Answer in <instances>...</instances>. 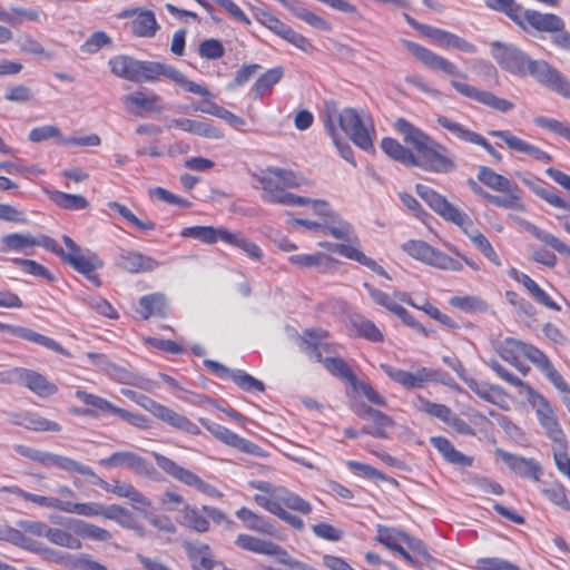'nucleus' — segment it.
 I'll return each mask as SVG.
<instances>
[{
    "label": "nucleus",
    "mask_w": 570,
    "mask_h": 570,
    "mask_svg": "<svg viewBox=\"0 0 570 570\" xmlns=\"http://www.w3.org/2000/svg\"><path fill=\"white\" fill-rule=\"evenodd\" d=\"M490 53L498 66L517 77H532L537 82L570 99V80L542 59H532L517 45L503 41L490 43Z\"/></svg>",
    "instance_id": "1"
},
{
    "label": "nucleus",
    "mask_w": 570,
    "mask_h": 570,
    "mask_svg": "<svg viewBox=\"0 0 570 570\" xmlns=\"http://www.w3.org/2000/svg\"><path fill=\"white\" fill-rule=\"evenodd\" d=\"M394 126L403 136L404 141L412 145L417 151L415 166L436 174H449L455 170V161L445 146L404 118H399Z\"/></svg>",
    "instance_id": "2"
},
{
    "label": "nucleus",
    "mask_w": 570,
    "mask_h": 570,
    "mask_svg": "<svg viewBox=\"0 0 570 570\" xmlns=\"http://www.w3.org/2000/svg\"><path fill=\"white\" fill-rule=\"evenodd\" d=\"M304 353L315 362L323 363L324 367L334 376L341 377L352 384L356 376L347 363L333 356L323 357V353L333 354V345L328 342V333L321 328L305 330L301 336Z\"/></svg>",
    "instance_id": "3"
},
{
    "label": "nucleus",
    "mask_w": 570,
    "mask_h": 570,
    "mask_svg": "<svg viewBox=\"0 0 570 570\" xmlns=\"http://www.w3.org/2000/svg\"><path fill=\"white\" fill-rule=\"evenodd\" d=\"M325 118H332L335 128L338 127L355 146L367 153L373 150L375 130L370 117L361 115L354 108H345L341 111L333 110Z\"/></svg>",
    "instance_id": "4"
},
{
    "label": "nucleus",
    "mask_w": 570,
    "mask_h": 570,
    "mask_svg": "<svg viewBox=\"0 0 570 570\" xmlns=\"http://www.w3.org/2000/svg\"><path fill=\"white\" fill-rule=\"evenodd\" d=\"M13 450L19 455L30 461L37 462L46 468H57L66 472H76L81 475L91 476L94 479L92 483L96 485H100L102 481V479L99 478L90 466L77 462L71 458L41 451L22 444H16Z\"/></svg>",
    "instance_id": "5"
},
{
    "label": "nucleus",
    "mask_w": 570,
    "mask_h": 570,
    "mask_svg": "<svg viewBox=\"0 0 570 570\" xmlns=\"http://www.w3.org/2000/svg\"><path fill=\"white\" fill-rule=\"evenodd\" d=\"M159 76H164L173 80L175 83L184 87L188 92L203 97L209 95V91L205 87L187 79L179 70L169 65L155 61H138V75L136 82L155 81Z\"/></svg>",
    "instance_id": "6"
},
{
    "label": "nucleus",
    "mask_w": 570,
    "mask_h": 570,
    "mask_svg": "<svg viewBox=\"0 0 570 570\" xmlns=\"http://www.w3.org/2000/svg\"><path fill=\"white\" fill-rule=\"evenodd\" d=\"M402 249L412 258L424 264L443 271H462V264L446 255L445 253L432 247L423 240H407L402 244Z\"/></svg>",
    "instance_id": "7"
},
{
    "label": "nucleus",
    "mask_w": 570,
    "mask_h": 570,
    "mask_svg": "<svg viewBox=\"0 0 570 570\" xmlns=\"http://www.w3.org/2000/svg\"><path fill=\"white\" fill-rule=\"evenodd\" d=\"M136 403L141 407L150 412L156 419L166 423L167 425L176 429L178 431L191 434L199 435L200 429L191 422L188 417L179 414L173 409L156 402L155 400L146 396L139 395L136 400Z\"/></svg>",
    "instance_id": "8"
},
{
    "label": "nucleus",
    "mask_w": 570,
    "mask_h": 570,
    "mask_svg": "<svg viewBox=\"0 0 570 570\" xmlns=\"http://www.w3.org/2000/svg\"><path fill=\"white\" fill-rule=\"evenodd\" d=\"M153 456L155 458L157 465L177 481L184 483L187 487L194 488L195 490L204 494L210 497L217 494V489L215 487L204 481L193 471L178 465L171 459L160 453L154 452Z\"/></svg>",
    "instance_id": "9"
},
{
    "label": "nucleus",
    "mask_w": 570,
    "mask_h": 570,
    "mask_svg": "<svg viewBox=\"0 0 570 570\" xmlns=\"http://www.w3.org/2000/svg\"><path fill=\"white\" fill-rule=\"evenodd\" d=\"M262 187V199L284 206H292L293 204H304L302 196L294 195L286 191L278 177L274 175V167L269 166L264 169L257 177Z\"/></svg>",
    "instance_id": "10"
},
{
    "label": "nucleus",
    "mask_w": 570,
    "mask_h": 570,
    "mask_svg": "<svg viewBox=\"0 0 570 570\" xmlns=\"http://www.w3.org/2000/svg\"><path fill=\"white\" fill-rule=\"evenodd\" d=\"M124 109L135 117L160 114L164 110L160 96L146 88L124 95L120 98Z\"/></svg>",
    "instance_id": "11"
},
{
    "label": "nucleus",
    "mask_w": 570,
    "mask_h": 570,
    "mask_svg": "<svg viewBox=\"0 0 570 570\" xmlns=\"http://www.w3.org/2000/svg\"><path fill=\"white\" fill-rule=\"evenodd\" d=\"M384 373L406 390L422 389L429 382H436L440 379V372L430 367H417L413 372L396 368L389 364H381Z\"/></svg>",
    "instance_id": "12"
},
{
    "label": "nucleus",
    "mask_w": 570,
    "mask_h": 570,
    "mask_svg": "<svg viewBox=\"0 0 570 570\" xmlns=\"http://www.w3.org/2000/svg\"><path fill=\"white\" fill-rule=\"evenodd\" d=\"M405 48L426 68L443 73L453 78H466L459 67L452 61L442 56L436 55L432 50L410 40L403 41Z\"/></svg>",
    "instance_id": "13"
},
{
    "label": "nucleus",
    "mask_w": 570,
    "mask_h": 570,
    "mask_svg": "<svg viewBox=\"0 0 570 570\" xmlns=\"http://www.w3.org/2000/svg\"><path fill=\"white\" fill-rule=\"evenodd\" d=\"M519 18L512 20L523 31L532 28L539 32L552 33L554 30H560L564 27V21L557 14L542 13L532 9H524L522 6L520 12L517 13Z\"/></svg>",
    "instance_id": "14"
},
{
    "label": "nucleus",
    "mask_w": 570,
    "mask_h": 570,
    "mask_svg": "<svg viewBox=\"0 0 570 570\" xmlns=\"http://www.w3.org/2000/svg\"><path fill=\"white\" fill-rule=\"evenodd\" d=\"M199 422L208 432H210L217 440L225 443L226 445L235 448L247 454L264 456V451L262 448L250 442L249 440L239 436L229 429L208 419H200Z\"/></svg>",
    "instance_id": "15"
},
{
    "label": "nucleus",
    "mask_w": 570,
    "mask_h": 570,
    "mask_svg": "<svg viewBox=\"0 0 570 570\" xmlns=\"http://www.w3.org/2000/svg\"><path fill=\"white\" fill-rule=\"evenodd\" d=\"M199 422L208 432H210L217 440L225 443L226 445L235 448L247 454L264 456V451L262 448L250 442L249 440L239 436L229 429L208 419H200Z\"/></svg>",
    "instance_id": "16"
},
{
    "label": "nucleus",
    "mask_w": 570,
    "mask_h": 570,
    "mask_svg": "<svg viewBox=\"0 0 570 570\" xmlns=\"http://www.w3.org/2000/svg\"><path fill=\"white\" fill-rule=\"evenodd\" d=\"M450 85L462 96L473 99L489 108L500 112H509L514 108V104L500 98L491 91L480 90L479 88L468 85L455 79L450 80Z\"/></svg>",
    "instance_id": "17"
},
{
    "label": "nucleus",
    "mask_w": 570,
    "mask_h": 570,
    "mask_svg": "<svg viewBox=\"0 0 570 570\" xmlns=\"http://www.w3.org/2000/svg\"><path fill=\"white\" fill-rule=\"evenodd\" d=\"M63 262L68 263L75 271L82 274L96 287L101 286V281L96 271L102 267V261L89 249L80 248L75 254H66Z\"/></svg>",
    "instance_id": "18"
},
{
    "label": "nucleus",
    "mask_w": 570,
    "mask_h": 570,
    "mask_svg": "<svg viewBox=\"0 0 570 570\" xmlns=\"http://www.w3.org/2000/svg\"><path fill=\"white\" fill-rule=\"evenodd\" d=\"M535 414L541 428L544 430L546 436L552 444H561L562 441L567 440L552 406L548 400L540 394L537 395Z\"/></svg>",
    "instance_id": "19"
},
{
    "label": "nucleus",
    "mask_w": 570,
    "mask_h": 570,
    "mask_svg": "<svg viewBox=\"0 0 570 570\" xmlns=\"http://www.w3.org/2000/svg\"><path fill=\"white\" fill-rule=\"evenodd\" d=\"M134 17L130 22V31L134 36L140 38H151L159 29L156 16L153 11L142 8H131L121 11L119 19Z\"/></svg>",
    "instance_id": "20"
},
{
    "label": "nucleus",
    "mask_w": 570,
    "mask_h": 570,
    "mask_svg": "<svg viewBox=\"0 0 570 570\" xmlns=\"http://www.w3.org/2000/svg\"><path fill=\"white\" fill-rule=\"evenodd\" d=\"M249 487L258 491L253 497L254 502L269 513L276 515L282 507L284 487L274 485L267 481H250Z\"/></svg>",
    "instance_id": "21"
},
{
    "label": "nucleus",
    "mask_w": 570,
    "mask_h": 570,
    "mask_svg": "<svg viewBox=\"0 0 570 570\" xmlns=\"http://www.w3.org/2000/svg\"><path fill=\"white\" fill-rule=\"evenodd\" d=\"M99 463L110 468L126 466L139 475H151L155 472L154 466L146 459L129 451L115 452L101 459Z\"/></svg>",
    "instance_id": "22"
},
{
    "label": "nucleus",
    "mask_w": 570,
    "mask_h": 570,
    "mask_svg": "<svg viewBox=\"0 0 570 570\" xmlns=\"http://www.w3.org/2000/svg\"><path fill=\"white\" fill-rule=\"evenodd\" d=\"M489 135L501 139L510 149L525 154L535 160L551 163L552 156L539 147L525 141L509 130H490Z\"/></svg>",
    "instance_id": "23"
},
{
    "label": "nucleus",
    "mask_w": 570,
    "mask_h": 570,
    "mask_svg": "<svg viewBox=\"0 0 570 570\" xmlns=\"http://www.w3.org/2000/svg\"><path fill=\"white\" fill-rule=\"evenodd\" d=\"M376 540L389 549L399 553L407 564L412 567L416 566V561L401 546L402 543L412 546V538L409 534L393 528H385L380 525L377 528Z\"/></svg>",
    "instance_id": "24"
},
{
    "label": "nucleus",
    "mask_w": 570,
    "mask_h": 570,
    "mask_svg": "<svg viewBox=\"0 0 570 570\" xmlns=\"http://www.w3.org/2000/svg\"><path fill=\"white\" fill-rule=\"evenodd\" d=\"M0 332H6L10 335L41 345L56 353L68 355L67 351L58 342L48 336L39 334L31 328L0 322Z\"/></svg>",
    "instance_id": "25"
},
{
    "label": "nucleus",
    "mask_w": 570,
    "mask_h": 570,
    "mask_svg": "<svg viewBox=\"0 0 570 570\" xmlns=\"http://www.w3.org/2000/svg\"><path fill=\"white\" fill-rule=\"evenodd\" d=\"M416 194L445 220L450 218L459 217V208L452 205L448 199L432 189L431 187L422 184H417L415 187Z\"/></svg>",
    "instance_id": "26"
},
{
    "label": "nucleus",
    "mask_w": 570,
    "mask_h": 570,
    "mask_svg": "<svg viewBox=\"0 0 570 570\" xmlns=\"http://www.w3.org/2000/svg\"><path fill=\"white\" fill-rule=\"evenodd\" d=\"M116 264L121 269L132 274L151 272L159 266V263L150 256L125 249L119 253Z\"/></svg>",
    "instance_id": "27"
},
{
    "label": "nucleus",
    "mask_w": 570,
    "mask_h": 570,
    "mask_svg": "<svg viewBox=\"0 0 570 570\" xmlns=\"http://www.w3.org/2000/svg\"><path fill=\"white\" fill-rule=\"evenodd\" d=\"M276 1L288 9L297 19L304 21L308 26L324 32L332 31V24L327 20L307 9L299 0Z\"/></svg>",
    "instance_id": "28"
},
{
    "label": "nucleus",
    "mask_w": 570,
    "mask_h": 570,
    "mask_svg": "<svg viewBox=\"0 0 570 570\" xmlns=\"http://www.w3.org/2000/svg\"><path fill=\"white\" fill-rule=\"evenodd\" d=\"M168 128H178L183 131L198 135L209 139H222L224 134L208 121L177 118L170 120Z\"/></svg>",
    "instance_id": "29"
},
{
    "label": "nucleus",
    "mask_w": 570,
    "mask_h": 570,
    "mask_svg": "<svg viewBox=\"0 0 570 570\" xmlns=\"http://www.w3.org/2000/svg\"><path fill=\"white\" fill-rule=\"evenodd\" d=\"M19 385L28 387L40 397H48L57 393L58 387L49 382L42 374L21 367Z\"/></svg>",
    "instance_id": "30"
},
{
    "label": "nucleus",
    "mask_w": 570,
    "mask_h": 570,
    "mask_svg": "<svg viewBox=\"0 0 570 570\" xmlns=\"http://www.w3.org/2000/svg\"><path fill=\"white\" fill-rule=\"evenodd\" d=\"M508 275L513 281L522 284L538 303L553 311L561 309V307L552 301L551 297L529 275L513 267L509 269Z\"/></svg>",
    "instance_id": "31"
},
{
    "label": "nucleus",
    "mask_w": 570,
    "mask_h": 570,
    "mask_svg": "<svg viewBox=\"0 0 570 570\" xmlns=\"http://www.w3.org/2000/svg\"><path fill=\"white\" fill-rule=\"evenodd\" d=\"M66 525L76 535L82 539L96 542H107L112 539V533L110 531L81 519H67Z\"/></svg>",
    "instance_id": "32"
},
{
    "label": "nucleus",
    "mask_w": 570,
    "mask_h": 570,
    "mask_svg": "<svg viewBox=\"0 0 570 570\" xmlns=\"http://www.w3.org/2000/svg\"><path fill=\"white\" fill-rule=\"evenodd\" d=\"M499 454L504 463L520 476L534 481L539 480L541 468L535 460L517 456L503 451H499Z\"/></svg>",
    "instance_id": "33"
},
{
    "label": "nucleus",
    "mask_w": 570,
    "mask_h": 570,
    "mask_svg": "<svg viewBox=\"0 0 570 570\" xmlns=\"http://www.w3.org/2000/svg\"><path fill=\"white\" fill-rule=\"evenodd\" d=\"M75 395L79 401L89 406L88 409H85V412H82L86 416L98 417L102 414L115 415L118 410V406L99 395L91 394L82 390H77Z\"/></svg>",
    "instance_id": "34"
},
{
    "label": "nucleus",
    "mask_w": 570,
    "mask_h": 570,
    "mask_svg": "<svg viewBox=\"0 0 570 570\" xmlns=\"http://www.w3.org/2000/svg\"><path fill=\"white\" fill-rule=\"evenodd\" d=\"M323 233L340 240L353 242L356 239L353 226L336 212L324 220Z\"/></svg>",
    "instance_id": "35"
},
{
    "label": "nucleus",
    "mask_w": 570,
    "mask_h": 570,
    "mask_svg": "<svg viewBox=\"0 0 570 570\" xmlns=\"http://www.w3.org/2000/svg\"><path fill=\"white\" fill-rule=\"evenodd\" d=\"M519 224L538 240L551 247L560 255L570 257V246H568L564 242H562L553 234L539 228L538 226L528 220L520 219Z\"/></svg>",
    "instance_id": "36"
},
{
    "label": "nucleus",
    "mask_w": 570,
    "mask_h": 570,
    "mask_svg": "<svg viewBox=\"0 0 570 570\" xmlns=\"http://www.w3.org/2000/svg\"><path fill=\"white\" fill-rule=\"evenodd\" d=\"M236 517L244 522L247 529L266 535H275V527L263 515L243 507L236 511Z\"/></svg>",
    "instance_id": "37"
},
{
    "label": "nucleus",
    "mask_w": 570,
    "mask_h": 570,
    "mask_svg": "<svg viewBox=\"0 0 570 570\" xmlns=\"http://www.w3.org/2000/svg\"><path fill=\"white\" fill-rule=\"evenodd\" d=\"M381 148L392 159L405 166H414L417 164V157L394 138H383L381 141Z\"/></svg>",
    "instance_id": "38"
},
{
    "label": "nucleus",
    "mask_w": 570,
    "mask_h": 570,
    "mask_svg": "<svg viewBox=\"0 0 570 570\" xmlns=\"http://www.w3.org/2000/svg\"><path fill=\"white\" fill-rule=\"evenodd\" d=\"M500 193L502 195H493L491 204L504 209L524 210L522 190L515 183H512L508 189H502Z\"/></svg>",
    "instance_id": "39"
},
{
    "label": "nucleus",
    "mask_w": 570,
    "mask_h": 570,
    "mask_svg": "<svg viewBox=\"0 0 570 570\" xmlns=\"http://www.w3.org/2000/svg\"><path fill=\"white\" fill-rule=\"evenodd\" d=\"M138 61L129 56L120 55L111 58L108 63L115 76L136 82Z\"/></svg>",
    "instance_id": "40"
},
{
    "label": "nucleus",
    "mask_w": 570,
    "mask_h": 570,
    "mask_svg": "<svg viewBox=\"0 0 570 570\" xmlns=\"http://www.w3.org/2000/svg\"><path fill=\"white\" fill-rule=\"evenodd\" d=\"M350 324L358 336L370 342L380 343L384 341V335L379 330V327L371 320L364 317L363 315H352L350 317Z\"/></svg>",
    "instance_id": "41"
},
{
    "label": "nucleus",
    "mask_w": 570,
    "mask_h": 570,
    "mask_svg": "<svg viewBox=\"0 0 570 570\" xmlns=\"http://www.w3.org/2000/svg\"><path fill=\"white\" fill-rule=\"evenodd\" d=\"M46 194L52 203L67 210H82L89 206V202L81 195L68 194L56 189H47Z\"/></svg>",
    "instance_id": "42"
},
{
    "label": "nucleus",
    "mask_w": 570,
    "mask_h": 570,
    "mask_svg": "<svg viewBox=\"0 0 570 570\" xmlns=\"http://www.w3.org/2000/svg\"><path fill=\"white\" fill-rule=\"evenodd\" d=\"M2 250L19 252L26 255H32V248L36 246L35 237L30 234H8L1 238Z\"/></svg>",
    "instance_id": "43"
},
{
    "label": "nucleus",
    "mask_w": 570,
    "mask_h": 570,
    "mask_svg": "<svg viewBox=\"0 0 570 570\" xmlns=\"http://www.w3.org/2000/svg\"><path fill=\"white\" fill-rule=\"evenodd\" d=\"M223 235V242L239 248L249 258L259 261L263 257L261 247L249 238L244 237L240 233H233L227 229Z\"/></svg>",
    "instance_id": "44"
},
{
    "label": "nucleus",
    "mask_w": 570,
    "mask_h": 570,
    "mask_svg": "<svg viewBox=\"0 0 570 570\" xmlns=\"http://www.w3.org/2000/svg\"><path fill=\"white\" fill-rule=\"evenodd\" d=\"M227 229L225 228H215L212 226H191V227H185L180 235L183 237H190L198 239L206 244H213L217 242L218 239L223 240V234Z\"/></svg>",
    "instance_id": "45"
},
{
    "label": "nucleus",
    "mask_w": 570,
    "mask_h": 570,
    "mask_svg": "<svg viewBox=\"0 0 570 570\" xmlns=\"http://www.w3.org/2000/svg\"><path fill=\"white\" fill-rule=\"evenodd\" d=\"M372 424H366L362 428L361 433L368 434L379 439H387V429L395 425L393 419L385 413L377 411L371 419Z\"/></svg>",
    "instance_id": "46"
},
{
    "label": "nucleus",
    "mask_w": 570,
    "mask_h": 570,
    "mask_svg": "<svg viewBox=\"0 0 570 570\" xmlns=\"http://www.w3.org/2000/svg\"><path fill=\"white\" fill-rule=\"evenodd\" d=\"M283 68L275 67L264 72L254 83L253 94L254 98H262L264 95L271 91V89L281 81L283 78Z\"/></svg>",
    "instance_id": "47"
},
{
    "label": "nucleus",
    "mask_w": 570,
    "mask_h": 570,
    "mask_svg": "<svg viewBox=\"0 0 570 570\" xmlns=\"http://www.w3.org/2000/svg\"><path fill=\"white\" fill-rule=\"evenodd\" d=\"M289 263L301 267L330 268L333 266V258L328 255L317 252L314 254H298L288 257Z\"/></svg>",
    "instance_id": "48"
},
{
    "label": "nucleus",
    "mask_w": 570,
    "mask_h": 570,
    "mask_svg": "<svg viewBox=\"0 0 570 570\" xmlns=\"http://www.w3.org/2000/svg\"><path fill=\"white\" fill-rule=\"evenodd\" d=\"M140 314L147 320L150 316H164L166 314L165 296L158 293L142 296L139 301Z\"/></svg>",
    "instance_id": "49"
},
{
    "label": "nucleus",
    "mask_w": 570,
    "mask_h": 570,
    "mask_svg": "<svg viewBox=\"0 0 570 570\" xmlns=\"http://www.w3.org/2000/svg\"><path fill=\"white\" fill-rule=\"evenodd\" d=\"M47 540L56 546L67 548L70 550H79L82 547V542L71 530H65L60 528H51L48 531Z\"/></svg>",
    "instance_id": "50"
},
{
    "label": "nucleus",
    "mask_w": 570,
    "mask_h": 570,
    "mask_svg": "<svg viewBox=\"0 0 570 570\" xmlns=\"http://www.w3.org/2000/svg\"><path fill=\"white\" fill-rule=\"evenodd\" d=\"M450 305L468 314L485 313L489 308L488 303L479 296H453L450 298Z\"/></svg>",
    "instance_id": "51"
},
{
    "label": "nucleus",
    "mask_w": 570,
    "mask_h": 570,
    "mask_svg": "<svg viewBox=\"0 0 570 570\" xmlns=\"http://www.w3.org/2000/svg\"><path fill=\"white\" fill-rule=\"evenodd\" d=\"M436 122L442 128L446 129L452 135H454L456 138L464 140L466 142L475 144L478 138L480 137L478 132L468 129L462 124L454 121L446 116H439L436 118Z\"/></svg>",
    "instance_id": "52"
},
{
    "label": "nucleus",
    "mask_w": 570,
    "mask_h": 570,
    "mask_svg": "<svg viewBox=\"0 0 570 570\" xmlns=\"http://www.w3.org/2000/svg\"><path fill=\"white\" fill-rule=\"evenodd\" d=\"M179 522L197 532H206L209 522L197 509L185 505L179 514Z\"/></svg>",
    "instance_id": "53"
},
{
    "label": "nucleus",
    "mask_w": 570,
    "mask_h": 570,
    "mask_svg": "<svg viewBox=\"0 0 570 570\" xmlns=\"http://www.w3.org/2000/svg\"><path fill=\"white\" fill-rule=\"evenodd\" d=\"M324 126L326 128L327 134L331 136L333 144L337 148L341 157L344 158L346 161L351 163L353 166H356L353 150L350 144L338 134L337 129L335 128V125L333 124L332 118H325Z\"/></svg>",
    "instance_id": "54"
},
{
    "label": "nucleus",
    "mask_w": 570,
    "mask_h": 570,
    "mask_svg": "<svg viewBox=\"0 0 570 570\" xmlns=\"http://www.w3.org/2000/svg\"><path fill=\"white\" fill-rule=\"evenodd\" d=\"M414 405L420 412L436 417L444 423L451 419L452 410L444 404L433 403L422 396H417Z\"/></svg>",
    "instance_id": "55"
},
{
    "label": "nucleus",
    "mask_w": 570,
    "mask_h": 570,
    "mask_svg": "<svg viewBox=\"0 0 570 570\" xmlns=\"http://www.w3.org/2000/svg\"><path fill=\"white\" fill-rule=\"evenodd\" d=\"M189 557L194 570H213L214 560L212 551L206 544L191 546L189 548Z\"/></svg>",
    "instance_id": "56"
},
{
    "label": "nucleus",
    "mask_w": 570,
    "mask_h": 570,
    "mask_svg": "<svg viewBox=\"0 0 570 570\" xmlns=\"http://www.w3.org/2000/svg\"><path fill=\"white\" fill-rule=\"evenodd\" d=\"M20 424L31 431L38 432H60L61 425L55 421H50L39 414H27Z\"/></svg>",
    "instance_id": "57"
},
{
    "label": "nucleus",
    "mask_w": 570,
    "mask_h": 570,
    "mask_svg": "<svg viewBox=\"0 0 570 570\" xmlns=\"http://www.w3.org/2000/svg\"><path fill=\"white\" fill-rule=\"evenodd\" d=\"M478 179L480 183L498 193H500L502 189H508V187L513 183L512 180L495 173L489 167H480Z\"/></svg>",
    "instance_id": "58"
},
{
    "label": "nucleus",
    "mask_w": 570,
    "mask_h": 570,
    "mask_svg": "<svg viewBox=\"0 0 570 570\" xmlns=\"http://www.w3.org/2000/svg\"><path fill=\"white\" fill-rule=\"evenodd\" d=\"M101 503L100 502H76L72 500H65L63 512L70 514H78L81 517L94 518L100 517Z\"/></svg>",
    "instance_id": "59"
},
{
    "label": "nucleus",
    "mask_w": 570,
    "mask_h": 570,
    "mask_svg": "<svg viewBox=\"0 0 570 570\" xmlns=\"http://www.w3.org/2000/svg\"><path fill=\"white\" fill-rule=\"evenodd\" d=\"M267 556L274 557L278 563L288 568H296L298 570H316L312 566L296 560L283 547L274 542H272Z\"/></svg>",
    "instance_id": "60"
},
{
    "label": "nucleus",
    "mask_w": 570,
    "mask_h": 570,
    "mask_svg": "<svg viewBox=\"0 0 570 570\" xmlns=\"http://www.w3.org/2000/svg\"><path fill=\"white\" fill-rule=\"evenodd\" d=\"M40 16V11L36 9L13 7L10 11H4L3 17L7 19H2V21L11 26H20L24 21H39Z\"/></svg>",
    "instance_id": "61"
},
{
    "label": "nucleus",
    "mask_w": 570,
    "mask_h": 570,
    "mask_svg": "<svg viewBox=\"0 0 570 570\" xmlns=\"http://www.w3.org/2000/svg\"><path fill=\"white\" fill-rule=\"evenodd\" d=\"M533 122L543 129H547L570 142V122L560 121L554 118H548L544 116H538L533 119Z\"/></svg>",
    "instance_id": "62"
},
{
    "label": "nucleus",
    "mask_w": 570,
    "mask_h": 570,
    "mask_svg": "<svg viewBox=\"0 0 570 570\" xmlns=\"http://www.w3.org/2000/svg\"><path fill=\"white\" fill-rule=\"evenodd\" d=\"M108 207L117 212L122 218L140 230H154L156 228V224L154 222L140 220L128 207L120 203L110 202Z\"/></svg>",
    "instance_id": "63"
},
{
    "label": "nucleus",
    "mask_w": 570,
    "mask_h": 570,
    "mask_svg": "<svg viewBox=\"0 0 570 570\" xmlns=\"http://www.w3.org/2000/svg\"><path fill=\"white\" fill-rule=\"evenodd\" d=\"M236 544L246 551L267 556L272 541L242 533L237 537Z\"/></svg>",
    "instance_id": "64"
}]
</instances>
